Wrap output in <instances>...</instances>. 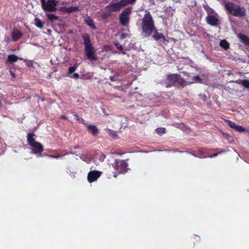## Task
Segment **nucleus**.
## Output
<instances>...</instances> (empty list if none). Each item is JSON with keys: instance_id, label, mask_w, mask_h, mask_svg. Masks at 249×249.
Masks as SVG:
<instances>
[{"instance_id": "obj_1", "label": "nucleus", "mask_w": 249, "mask_h": 249, "mask_svg": "<svg viewBox=\"0 0 249 249\" xmlns=\"http://www.w3.org/2000/svg\"><path fill=\"white\" fill-rule=\"evenodd\" d=\"M156 28L154 19L150 12L146 11L142 18L141 29L142 34L147 37H149L152 34V31Z\"/></svg>"}, {"instance_id": "obj_2", "label": "nucleus", "mask_w": 249, "mask_h": 249, "mask_svg": "<svg viewBox=\"0 0 249 249\" xmlns=\"http://www.w3.org/2000/svg\"><path fill=\"white\" fill-rule=\"evenodd\" d=\"M81 36L83 40V44L85 46L84 52L87 57L92 62L97 61L98 57L95 54L96 50L92 44L89 35L87 33H84Z\"/></svg>"}, {"instance_id": "obj_3", "label": "nucleus", "mask_w": 249, "mask_h": 249, "mask_svg": "<svg viewBox=\"0 0 249 249\" xmlns=\"http://www.w3.org/2000/svg\"><path fill=\"white\" fill-rule=\"evenodd\" d=\"M225 8L231 15L234 17L242 18L247 15V10L245 8L240 7L233 2L225 3Z\"/></svg>"}, {"instance_id": "obj_4", "label": "nucleus", "mask_w": 249, "mask_h": 249, "mask_svg": "<svg viewBox=\"0 0 249 249\" xmlns=\"http://www.w3.org/2000/svg\"><path fill=\"white\" fill-rule=\"evenodd\" d=\"M168 82H165V87L170 88L172 86L178 87H183L187 84L184 78L180 76L179 74H168L167 75Z\"/></svg>"}, {"instance_id": "obj_5", "label": "nucleus", "mask_w": 249, "mask_h": 249, "mask_svg": "<svg viewBox=\"0 0 249 249\" xmlns=\"http://www.w3.org/2000/svg\"><path fill=\"white\" fill-rule=\"evenodd\" d=\"M115 172L114 177H116L119 174H123L127 170L128 164L124 160H115L113 164Z\"/></svg>"}, {"instance_id": "obj_6", "label": "nucleus", "mask_w": 249, "mask_h": 249, "mask_svg": "<svg viewBox=\"0 0 249 249\" xmlns=\"http://www.w3.org/2000/svg\"><path fill=\"white\" fill-rule=\"evenodd\" d=\"M41 7L44 11L54 12L57 10L58 1L56 0H40Z\"/></svg>"}, {"instance_id": "obj_7", "label": "nucleus", "mask_w": 249, "mask_h": 249, "mask_svg": "<svg viewBox=\"0 0 249 249\" xmlns=\"http://www.w3.org/2000/svg\"><path fill=\"white\" fill-rule=\"evenodd\" d=\"M126 0H121L120 1L117 2L112 1L110 2L105 8L109 12L120 11L121 8L126 6Z\"/></svg>"}, {"instance_id": "obj_8", "label": "nucleus", "mask_w": 249, "mask_h": 249, "mask_svg": "<svg viewBox=\"0 0 249 249\" xmlns=\"http://www.w3.org/2000/svg\"><path fill=\"white\" fill-rule=\"evenodd\" d=\"M132 7H129L126 8L125 10L122 11L120 14L119 19L121 24L123 26H126L128 23L130 19V15L132 11Z\"/></svg>"}, {"instance_id": "obj_9", "label": "nucleus", "mask_w": 249, "mask_h": 249, "mask_svg": "<svg viewBox=\"0 0 249 249\" xmlns=\"http://www.w3.org/2000/svg\"><path fill=\"white\" fill-rule=\"evenodd\" d=\"M206 21L207 23L212 26H217L219 25V20L218 18V15L208 14L206 17Z\"/></svg>"}, {"instance_id": "obj_10", "label": "nucleus", "mask_w": 249, "mask_h": 249, "mask_svg": "<svg viewBox=\"0 0 249 249\" xmlns=\"http://www.w3.org/2000/svg\"><path fill=\"white\" fill-rule=\"evenodd\" d=\"M102 172L96 170L89 172L88 174V180L91 183L96 181L101 176Z\"/></svg>"}, {"instance_id": "obj_11", "label": "nucleus", "mask_w": 249, "mask_h": 249, "mask_svg": "<svg viewBox=\"0 0 249 249\" xmlns=\"http://www.w3.org/2000/svg\"><path fill=\"white\" fill-rule=\"evenodd\" d=\"M87 127V130L89 133L91 134L93 136H96L99 133V129L95 125L89 124L88 123L85 124Z\"/></svg>"}, {"instance_id": "obj_12", "label": "nucleus", "mask_w": 249, "mask_h": 249, "mask_svg": "<svg viewBox=\"0 0 249 249\" xmlns=\"http://www.w3.org/2000/svg\"><path fill=\"white\" fill-rule=\"evenodd\" d=\"M30 146L33 147V153L35 154L40 153L43 150L42 144L39 142H35Z\"/></svg>"}, {"instance_id": "obj_13", "label": "nucleus", "mask_w": 249, "mask_h": 249, "mask_svg": "<svg viewBox=\"0 0 249 249\" xmlns=\"http://www.w3.org/2000/svg\"><path fill=\"white\" fill-rule=\"evenodd\" d=\"M23 36L22 33L18 29H14L12 32V41H18Z\"/></svg>"}, {"instance_id": "obj_14", "label": "nucleus", "mask_w": 249, "mask_h": 249, "mask_svg": "<svg viewBox=\"0 0 249 249\" xmlns=\"http://www.w3.org/2000/svg\"><path fill=\"white\" fill-rule=\"evenodd\" d=\"M152 34H154L152 36V37L155 40L159 41L161 39L163 41H165V36L162 33H159L157 28L152 31Z\"/></svg>"}, {"instance_id": "obj_15", "label": "nucleus", "mask_w": 249, "mask_h": 249, "mask_svg": "<svg viewBox=\"0 0 249 249\" xmlns=\"http://www.w3.org/2000/svg\"><path fill=\"white\" fill-rule=\"evenodd\" d=\"M238 37L240 41L245 45L249 46V37L242 34H239Z\"/></svg>"}, {"instance_id": "obj_16", "label": "nucleus", "mask_w": 249, "mask_h": 249, "mask_svg": "<svg viewBox=\"0 0 249 249\" xmlns=\"http://www.w3.org/2000/svg\"><path fill=\"white\" fill-rule=\"evenodd\" d=\"M36 135L34 133H28L27 135V142L29 145L34 142H36L35 141Z\"/></svg>"}, {"instance_id": "obj_17", "label": "nucleus", "mask_w": 249, "mask_h": 249, "mask_svg": "<svg viewBox=\"0 0 249 249\" xmlns=\"http://www.w3.org/2000/svg\"><path fill=\"white\" fill-rule=\"evenodd\" d=\"M18 59V56L15 54L8 55L7 58V61L9 63H13L17 62Z\"/></svg>"}, {"instance_id": "obj_18", "label": "nucleus", "mask_w": 249, "mask_h": 249, "mask_svg": "<svg viewBox=\"0 0 249 249\" xmlns=\"http://www.w3.org/2000/svg\"><path fill=\"white\" fill-rule=\"evenodd\" d=\"M85 22L86 24L89 25L92 29L95 30L96 27L94 24V21L90 18L88 17L85 19Z\"/></svg>"}, {"instance_id": "obj_19", "label": "nucleus", "mask_w": 249, "mask_h": 249, "mask_svg": "<svg viewBox=\"0 0 249 249\" xmlns=\"http://www.w3.org/2000/svg\"><path fill=\"white\" fill-rule=\"evenodd\" d=\"M79 10V8L78 7H73L71 6L68 8L63 7V12H66L67 13H71L74 11H78Z\"/></svg>"}, {"instance_id": "obj_20", "label": "nucleus", "mask_w": 249, "mask_h": 249, "mask_svg": "<svg viewBox=\"0 0 249 249\" xmlns=\"http://www.w3.org/2000/svg\"><path fill=\"white\" fill-rule=\"evenodd\" d=\"M35 25L40 29H42L43 27V22L37 18H35Z\"/></svg>"}, {"instance_id": "obj_21", "label": "nucleus", "mask_w": 249, "mask_h": 249, "mask_svg": "<svg viewBox=\"0 0 249 249\" xmlns=\"http://www.w3.org/2000/svg\"><path fill=\"white\" fill-rule=\"evenodd\" d=\"M220 46L225 50H227L230 47L229 43L225 40L220 41Z\"/></svg>"}, {"instance_id": "obj_22", "label": "nucleus", "mask_w": 249, "mask_h": 249, "mask_svg": "<svg viewBox=\"0 0 249 249\" xmlns=\"http://www.w3.org/2000/svg\"><path fill=\"white\" fill-rule=\"evenodd\" d=\"M77 68V66L76 64L73 65L72 67H71L69 68L68 72L67 74V76L71 75L72 74Z\"/></svg>"}, {"instance_id": "obj_23", "label": "nucleus", "mask_w": 249, "mask_h": 249, "mask_svg": "<svg viewBox=\"0 0 249 249\" xmlns=\"http://www.w3.org/2000/svg\"><path fill=\"white\" fill-rule=\"evenodd\" d=\"M239 84H241L244 86L245 88L247 89H249V80L248 79H244L240 80Z\"/></svg>"}, {"instance_id": "obj_24", "label": "nucleus", "mask_w": 249, "mask_h": 249, "mask_svg": "<svg viewBox=\"0 0 249 249\" xmlns=\"http://www.w3.org/2000/svg\"><path fill=\"white\" fill-rule=\"evenodd\" d=\"M47 17L49 20L53 21L58 19V17L54 14L49 13L47 15Z\"/></svg>"}, {"instance_id": "obj_25", "label": "nucleus", "mask_w": 249, "mask_h": 249, "mask_svg": "<svg viewBox=\"0 0 249 249\" xmlns=\"http://www.w3.org/2000/svg\"><path fill=\"white\" fill-rule=\"evenodd\" d=\"M156 132L157 134L161 136L165 133V128L163 127H159L156 129Z\"/></svg>"}, {"instance_id": "obj_26", "label": "nucleus", "mask_w": 249, "mask_h": 249, "mask_svg": "<svg viewBox=\"0 0 249 249\" xmlns=\"http://www.w3.org/2000/svg\"><path fill=\"white\" fill-rule=\"evenodd\" d=\"M225 121L230 127L235 130V127L236 126V124H235V123L229 120H226Z\"/></svg>"}, {"instance_id": "obj_27", "label": "nucleus", "mask_w": 249, "mask_h": 249, "mask_svg": "<svg viewBox=\"0 0 249 249\" xmlns=\"http://www.w3.org/2000/svg\"><path fill=\"white\" fill-rule=\"evenodd\" d=\"M110 14L109 12H103L101 15V18L102 19H105L108 17L110 16Z\"/></svg>"}, {"instance_id": "obj_28", "label": "nucleus", "mask_w": 249, "mask_h": 249, "mask_svg": "<svg viewBox=\"0 0 249 249\" xmlns=\"http://www.w3.org/2000/svg\"><path fill=\"white\" fill-rule=\"evenodd\" d=\"M235 130L238 132H242L245 131V128L242 126L236 125Z\"/></svg>"}, {"instance_id": "obj_29", "label": "nucleus", "mask_w": 249, "mask_h": 249, "mask_svg": "<svg viewBox=\"0 0 249 249\" xmlns=\"http://www.w3.org/2000/svg\"><path fill=\"white\" fill-rule=\"evenodd\" d=\"M193 79L195 80V82L196 83H201L202 82V79L199 76H195L194 77H193Z\"/></svg>"}, {"instance_id": "obj_30", "label": "nucleus", "mask_w": 249, "mask_h": 249, "mask_svg": "<svg viewBox=\"0 0 249 249\" xmlns=\"http://www.w3.org/2000/svg\"><path fill=\"white\" fill-rule=\"evenodd\" d=\"M69 77L74 78V79H77L78 78H79V75L77 73H72L71 75H69L68 76Z\"/></svg>"}, {"instance_id": "obj_31", "label": "nucleus", "mask_w": 249, "mask_h": 249, "mask_svg": "<svg viewBox=\"0 0 249 249\" xmlns=\"http://www.w3.org/2000/svg\"><path fill=\"white\" fill-rule=\"evenodd\" d=\"M20 60H23L24 62H27V64L26 65L28 66V67H31L33 66V64H32V61H28L26 59H22V58H19Z\"/></svg>"}, {"instance_id": "obj_32", "label": "nucleus", "mask_w": 249, "mask_h": 249, "mask_svg": "<svg viewBox=\"0 0 249 249\" xmlns=\"http://www.w3.org/2000/svg\"><path fill=\"white\" fill-rule=\"evenodd\" d=\"M115 45L119 50L122 51L123 50V46L119 44V43H115Z\"/></svg>"}, {"instance_id": "obj_33", "label": "nucleus", "mask_w": 249, "mask_h": 249, "mask_svg": "<svg viewBox=\"0 0 249 249\" xmlns=\"http://www.w3.org/2000/svg\"><path fill=\"white\" fill-rule=\"evenodd\" d=\"M126 0V6L128 4H131L133 3L136 1V0Z\"/></svg>"}, {"instance_id": "obj_34", "label": "nucleus", "mask_w": 249, "mask_h": 249, "mask_svg": "<svg viewBox=\"0 0 249 249\" xmlns=\"http://www.w3.org/2000/svg\"><path fill=\"white\" fill-rule=\"evenodd\" d=\"M12 40L9 37H6L4 39V41L6 43H9L10 41H11Z\"/></svg>"}, {"instance_id": "obj_35", "label": "nucleus", "mask_w": 249, "mask_h": 249, "mask_svg": "<svg viewBox=\"0 0 249 249\" xmlns=\"http://www.w3.org/2000/svg\"><path fill=\"white\" fill-rule=\"evenodd\" d=\"M125 38V34H123L121 35V38L122 39H123Z\"/></svg>"}, {"instance_id": "obj_36", "label": "nucleus", "mask_w": 249, "mask_h": 249, "mask_svg": "<svg viewBox=\"0 0 249 249\" xmlns=\"http://www.w3.org/2000/svg\"><path fill=\"white\" fill-rule=\"evenodd\" d=\"M218 153H215L214 154H213V155H212L211 156V157H215L216 156H217L218 155Z\"/></svg>"}, {"instance_id": "obj_37", "label": "nucleus", "mask_w": 249, "mask_h": 249, "mask_svg": "<svg viewBox=\"0 0 249 249\" xmlns=\"http://www.w3.org/2000/svg\"><path fill=\"white\" fill-rule=\"evenodd\" d=\"M80 148V147L78 145H75L74 146V149Z\"/></svg>"}, {"instance_id": "obj_38", "label": "nucleus", "mask_w": 249, "mask_h": 249, "mask_svg": "<svg viewBox=\"0 0 249 249\" xmlns=\"http://www.w3.org/2000/svg\"><path fill=\"white\" fill-rule=\"evenodd\" d=\"M71 153L75 154V152H73V151H72V150H71Z\"/></svg>"}, {"instance_id": "obj_39", "label": "nucleus", "mask_w": 249, "mask_h": 249, "mask_svg": "<svg viewBox=\"0 0 249 249\" xmlns=\"http://www.w3.org/2000/svg\"><path fill=\"white\" fill-rule=\"evenodd\" d=\"M10 72H11V73H12V75H13V76L14 77V74L13 72H12L11 71Z\"/></svg>"}, {"instance_id": "obj_40", "label": "nucleus", "mask_w": 249, "mask_h": 249, "mask_svg": "<svg viewBox=\"0 0 249 249\" xmlns=\"http://www.w3.org/2000/svg\"><path fill=\"white\" fill-rule=\"evenodd\" d=\"M63 119H66V117L65 116H64V115H63Z\"/></svg>"}, {"instance_id": "obj_41", "label": "nucleus", "mask_w": 249, "mask_h": 249, "mask_svg": "<svg viewBox=\"0 0 249 249\" xmlns=\"http://www.w3.org/2000/svg\"><path fill=\"white\" fill-rule=\"evenodd\" d=\"M122 53L123 54H125V52H122Z\"/></svg>"}, {"instance_id": "obj_42", "label": "nucleus", "mask_w": 249, "mask_h": 249, "mask_svg": "<svg viewBox=\"0 0 249 249\" xmlns=\"http://www.w3.org/2000/svg\"><path fill=\"white\" fill-rule=\"evenodd\" d=\"M196 238H198L199 240V239H200V237H199L196 236Z\"/></svg>"}, {"instance_id": "obj_43", "label": "nucleus", "mask_w": 249, "mask_h": 249, "mask_svg": "<svg viewBox=\"0 0 249 249\" xmlns=\"http://www.w3.org/2000/svg\"><path fill=\"white\" fill-rule=\"evenodd\" d=\"M62 8H61V7L60 8V10H62Z\"/></svg>"}, {"instance_id": "obj_44", "label": "nucleus", "mask_w": 249, "mask_h": 249, "mask_svg": "<svg viewBox=\"0 0 249 249\" xmlns=\"http://www.w3.org/2000/svg\"><path fill=\"white\" fill-rule=\"evenodd\" d=\"M60 157L59 156H56V158H58V157Z\"/></svg>"}]
</instances>
